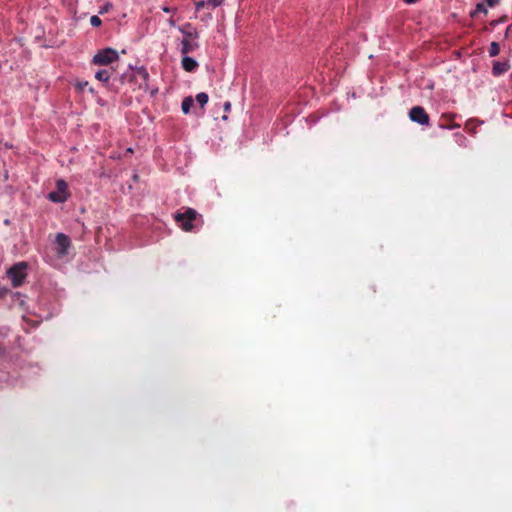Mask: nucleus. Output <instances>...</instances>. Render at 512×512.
<instances>
[{"label":"nucleus","instance_id":"nucleus-1","mask_svg":"<svg viewBox=\"0 0 512 512\" xmlns=\"http://www.w3.org/2000/svg\"><path fill=\"white\" fill-rule=\"evenodd\" d=\"M120 60L119 53L113 48H104L99 50L93 57V64H112Z\"/></svg>","mask_w":512,"mask_h":512},{"label":"nucleus","instance_id":"nucleus-2","mask_svg":"<svg viewBox=\"0 0 512 512\" xmlns=\"http://www.w3.org/2000/svg\"><path fill=\"white\" fill-rule=\"evenodd\" d=\"M197 212L196 210L192 209V208H188L186 209L184 212L182 213H177L175 215V221L179 224V226L184 230V231H191L193 229V221L196 220L197 218Z\"/></svg>","mask_w":512,"mask_h":512},{"label":"nucleus","instance_id":"nucleus-3","mask_svg":"<svg viewBox=\"0 0 512 512\" xmlns=\"http://www.w3.org/2000/svg\"><path fill=\"white\" fill-rule=\"evenodd\" d=\"M26 268L27 264L25 262H19L8 270V277L11 280L13 287H19L22 285L26 277Z\"/></svg>","mask_w":512,"mask_h":512},{"label":"nucleus","instance_id":"nucleus-4","mask_svg":"<svg viewBox=\"0 0 512 512\" xmlns=\"http://www.w3.org/2000/svg\"><path fill=\"white\" fill-rule=\"evenodd\" d=\"M57 191L49 193V199L55 203H62L67 199V184L64 180H58L56 183Z\"/></svg>","mask_w":512,"mask_h":512},{"label":"nucleus","instance_id":"nucleus-5","mask_svg":"<svg viewBox=\"0 0 512 512\" xmlns=\"http://www.w3.org/2000/svg\"><path fill=\"white\" fill-rule=\"evenodd\" d=\"M409 117L413 122L419 123L421 125L429 124V115L421 106H415L411 108L409 112Z\"/></svg>","mask_w":512,"mask_h":512},{"label":"nucleus","instance_id":"nucleus-6","mask_svg":"<svg viewBox=\"0 0 512 512\" xmlns=\"http://www.w3.org/2000/svg\"><path fill=\"white\" fill-rule=\"evenodd\" d=\"M57 253L60 256H64L68 253V249L71 246L69 237L63 233H58L56 236Z\"/></svg>","mask_w":512,"mask_h":512},{"label":"nucleus","instance_id":"nucleus-7","mask_svg":"<svg viewBox=\"0 0 512 512\" xmlns=\"http://www.w3.org/2000/svg\"><path fill=\"white\" fill-rule=\"evenodd\" d=\"M192 49H193V46L189 42V40L184 39L182 41V49H181V53L183 54L181 64H198L193 58L187 56V53H189Z\"/></svg>","mask_w":512,"mask_h":512},{"label":"nucleus","instance_id":"nucleus-8","mask_svg":"<svg viewBox=\"0 0 512 512\" xmlns=\"http://www.w3.org/2000/svg\"><path fill=\"white\" fill-rule=\"evenodd\" d=\"M455 117V114H443L441 116V122L439 126L445 129H454L460 127L459 124L451 123Z\"/></svg>","mask_w":512,"mask_h":512},{"label":"nucleus","instance_id":"nucleus-9","mask_svg":"<svg viewBox=\"0 0 512 512\" xmlns=\"http://www.w3.org/2000/svg\"><path fill=\"white\" fill-rule=\"evenodd\" d=\"M223 3V0H201L196 2V10H200L201 8H204L206 5L211 6L212 8H216L220 6Z\"/></svg>","mask_w":512,"mask_h":512},{"label":"nucleus","instance_id":"nucleus-10","mask_svg":"<svg viewBox=\"0 0 512 512\" xmlns=\"http://www.w3.org/2000/svg\"><path fill=\"white\" fill-rule=\"evenodd\" d=\"M129 69L132 71L134 76H139L143 80H147L148 79L149 74H148L145 66H137L135 70L133 69V66H129Z\"/></svg>","mask_w":512,"mask_h":512},{"label":"nucleus","instance_id":"nucleus-11","mask_svg":"<svg viewBox=\"0 0 512 512\" xmlns=\"http://www.w3.org/2000/svg\"><path fill=\"white\" fill-rule=\"evenodd\" d=\"M481 122L477 119H474V118H471L469 119L467 122H466V125H465V129L469 132V133H476V127L480 124Z\"/></svg>","mask_w":512,"mask_h":512},{"label":"nucleus","instance_id":"nucleus-12","mask_svg":"<svg viewBox=\"0 0 512 512\" xmlns=\"http://www.w3.org/2000/svg\"><path fill=\"white\" fill-rule=\"evenodd\" d=\"M479 13H484V14H487V13H488V10H487V8L484 6V4H483V3H478V4L476 5L475 9H474L473 11H471V13H470V17H471V18H475V17H477V15H478Z\"/></svg>","mask_w":512,"mask_h":512},{"label":"nucleus","instance_id":"nucleus-13","mask_svg":"<svg viewBox=\"0 0 512 512\" xmlns=\"http://www.w3.org/2000/svg\"><path fill=\"white\" fill-rule=\"evenodd\" d=\"M193 99L191 97H186L181 105L182 111L185 114H188L190 112L191 107L193 106Z\"/></svg>","mask_w":512,"mask_h":512},{"label":"nucleus","instance_id":"nucleus-14","mask_svg":"<svg viewBox=\"0 0 512 512\" xmlns=\"http://www.w3.org/2000/svg\"><path fill=\"white\" fill-rule=\"evenodd\" d=\"M111 76L108 70H100L95 74V78L102 82H107Z\"/></svg>","mask_w":512,"mask_h":512},{"label":"nucleus","instance_id":"nucleus-15","mask_svg":"<svg viewBox=\"0 0 512 512\" xmlns=\"http://www.w3.org/2000/svg\"><path fill=\"white\" fill-rule=\"evenodd\" d=\"M208 95L204 92L198 93L196 95V101L199 103L201 107H204L208 102Z\"/></svg>","mask_w":512,"mask_h":512},{"label":"nucleus","instance_id":"nucleus-16","mask_svg":"<svg viewBox=\"0 0 512 512\" xmlns=\"http://www.w3.org/2000/svg\"><path fill=\"white\" fill-rule=\"evenodd\" d=\"M509 66H492V74L496 77L501 76L507 71Z\"/></svg>","mask_w":512,"mask_h":512},{"label":"nucleus","instance_id":"nucleus-17","mask_svg":"<svg viewBox=\"0 0 512 512\" xmlns=\"http://www.w3.org/2000/svg\"><path fill=\"white\" fill-rule=\"evenodd\" d=\"M499 51H500V48H499L498 43L492 42L490 45V49H489L490 56L493 57V56L498 55Z\"/></svg>","mask_w":512,"mask_h":512},{"label":"nucleus","instance_id":"nucleus-18","mask_svg":"<svg viewBox=\"0 0 512 512\" xmlns=\"http://www.w3.org/2000/svg\"><path fill=\"white\" fill-rule=\"evenodd\" d=\"M90 23H91L92 26L98 27V26L101 25L102 21H101V19L97 15H94V16L91 17Z\"/></svg>","mask_w":512,"mask_h":512},{"label":"nucleus","instance_id":"nucleus-19","mask_svg":"<svg viewBox=\"0 0 512 512\" xmlns=\"http://www.w3.org/2000/svg\"><path fill=\"white\" fill-rule=\"evenodd\" d=\"M88 82L87 81H79L77 82L76 84V88L79 90V91H83L87 86H88Z\"/></svg>","mask_w":512,"mask_h":512},{"label":"nucleus","instance_id":"nucleus-20","mask_svg":"<svg viewBox=\"0 0 512 512\" xmlns=\"http://www.w3.org/2000/svg\"><path fill=\"white\" fill-rule=\"evenodd\" d=\"M112 8V4L107 2L100 10H99V14H104L106 12H108L110 9Z\"/></svg>","mask_w":512,"mask_h":512},{"label":"nucleus","instance_id":"nucleus-21","mask_svg":"<svg viewBox=\"0 0 512 512\" xmlns=\"http://www.w3.org/2000/svg\"><path fill=\"white\" fill-rule=\"evenodd\" d=\"M485 1L489 7H494L495 5H497L500 2V0H485Z\"/></svg>","mask_w":512,"mask_h":512},{"label":"nucleus","instance_id":"nucleus-22","mask_svg":"<svg viewBox=\"0 0 512 512\" xmlns=\"http://www.w3.org/2000/svg\"><path fill=\"white\" fill-rule=\"evenodd\" d=\"M505 21H506V17L504 16V17L500 18L499 20L492 21L491 25L496 26L498 23H504Z\"/></svg>","mask_w":512,"mask_h":512},{"label":"nucleus","instance_id":"nucleus-23","mask_svg":"<svg viewBox=\"0 0 512 512\" xmlns=\"http://www.w3.org/2000/svg\"><path fill=\"white\" fill-rule=\"evenodd\" d=\"M197 66H183V68L187 71V72H194L195 68Z\"/></svg>","mask_w":512,"mask_h":512},{"label":"nucleus","instance_id":"nucleus-24","mask_svg":"<svg viewBox=\"0 0 512 512\" xmlns=\"http://www.w3.org/2000/svg\"><path fill=\"white\" fill-rule=\"evenodd\" d=\"M224 110L225 112H229L231 110V103L230 102H225L224 104Z\"/></svg>","mask_w":512,"mask_h":512},{"label":"nucleus","instance_id":"nucleus-25","mask_svg":"<svg viewBox=\"0 0 512 512\" xmlns=\"http://www.w3.org/2000/svg\"><path fill=\"white\" fill-rule=\"evenodd\" d=\"M163 11L168 13V12H170V8H168V7H163Z\"/></svg>","mask_w":512,"mask_h":512}]
</instances>
